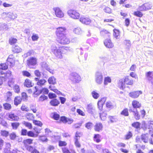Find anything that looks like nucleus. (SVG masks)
Instances as JSON below:
<instances>
[{"label": "nucleus", "mask_w": 153, "mask_h": 153, "mask_svg": "<svg viewBox=\"0 0 153 153\" xmlns=\"http://www.w3.org/2000/svg\"><path fill=\"white\" fill-rule=\"evenodd\" d=\"M125 84L131 85L133 84V81L129 76H127L124 79H120L118 82V87L120 89L123 90L125 88Z\"/></svg>", "instance_id": "nucleus-1"}, {"label": "nucleus", "mask_w": 153, "mask_h": 153, "mask_svg": "<svg viewBox=\"0 0 153 153\" xmlns=\"http://www.w3.org/2000/svg\"><path fill=\"white\" fill-rule=\"evenodd\" d=\"M62 47H57L56 46L53 45L51 47V50L52 53L57 58L59 59L62 58Z\"/></svg>", "instance_id": "nucleus-2"}, {"label": "nucleus", "mask_w": 153, "mask_h": 153, "mask_svg": "<svg viewBox=\"0 0 153 153\" xmlns=\"http://www.w3.org/2000/svg\"><path fill=\"white\" fill-rule=\"evenodd\" d=\"M69 79L72 81L78 83L81 80L80 76L76 73H71L69 76Z\"/></svg>", "instance_id": "nucleus-3"}, {"label": "nucleus", "mask_w": 153, "mask_h": 153, "mask_svg": "<svg viewBox=\"0 0 153 153\" xmlns=\"http://www.w3.org/2000/svg\"><path fill=\"white\" fill-rule=\"evenodd\" d=\"M57 40L59 43L63 45L68 44L70 42L69 39L65 35L57 37Z\"/></svg>", "instance_id": "nucleus-4"}, {"label": "nucleus", "mask_w": 153, "mask_h": 153, "mask_svg": "<svg viewBox=\"0 0 153 153\" xmlns=\"http://www.w3.org/2000/svg\"><path fill=\"white\" fill-rule=\"evenodd\" d=\"M37 59L36 58L31 57L28 58L27 61V64L30 68H32L33 66L35 65L37 63Z\"/></svg>", "instance_id": "nucleus-5"}, {"label": "nucleus", "mask_w": 153, "mask_h": 153, "mask_svg": "<svg viewBox=\"0 0 153 153\" xmlns=\"http://www.w3.org/2000/svg\"><path fill=\"white\" fill-rule=\"evenodd\" d=\"M103 76L101 72H97L95 75V81L98 84H101L103 81Z\"/></svg>", "instance_id": "nucleus-6"}, {"label": "nucleus", "mask_w": 153, "mask_h": 153, "mask_svg": "<svg viewBox=\"0 0 153 153\" xmlns=\"http://www.w3.org/2000/svg\"><path fill=\"white\" fill-rule=\"evenodd\" d=\"M68 15L71 18L77 19L79 17V14L76 10H70L68 12Z\"/></svg>", "instance_id": "nucleus-7"}, {"label": "nucleus", "mask_w": 153, "mask_h": 153, "mask_svg": "<svg viewBox=\"0 0 153 153\" xmlns=\"http://www.w3.org/2000/svg\"><path fill=\"white\" fill-rule=\"evenodd\" d=\"M65 30L66 29L65 27H60L57 28L56 31L57 37L65 35Z\"/></svg>", "instance_id": "nucleus-8"}, {"label": "nucleus", "mask_w": 153, "mask_h": 153, "mask_svg": "<svg viewBox=\"0 0 153 153\" xmlns=\"http://www.w3.org/2000/svg\"><path fill=\"white\" fill-rule=\"evenodd\" d=\"M53 10L55 12L56 16L59 18H62L64 17V14L61 9L58 7H54Z\"/></svg>", "instance_id": "nucleus-9"}, {"label": "nucleus", "mask_w": 153, "mask_h": 153, "mask_svg": "<svg viewBox=\"0 0 153 153\" xmlns=\"http://www.w3.org/2000/svg\"><path fill=\"white\" fill-rule=\"evenodd\" d=\"M152 6L149 3H146L139 7V10L141 11L148 10L151 8Z\"/></svg>", "instance_id": "nucleus-10"}, {"label": "nucleus", "mask_w": 153, "mask_h": 153, "mask_svg": "<svg viewBox=\"0 0 153 153\" xmlns=\"http://www.w3.org/2000/svg\"><path fill=\"white\" fill-rule=\"evenodd\" d=\"M2 73L0 76V78L2 81L3 80L5 81L6 79L9 76H10L11 74V72L10 71H7L6 74H5L3 71H2Z\"/></svg>", "instance_id": "nucleus-11"}, {"label": "nucleus", "mask_w": 153, "mask_h": 153, "mask_svg": "<svg viewBox=\"0 0 153 153\" xmlns=\"http://www.w3.org/2000/svg\"><path fill=\"white\" fill-rule=\"evenodd\" d=\"M87 110L88 113L93 114L95 110V107L91 104H88L87 106Z\"/></svg>", "instance_id": "nucleus-12"}, {"label": "nucleus", "mask_w": 153, "mask_h": 153, "mask_svg": "<svg viewBox=\"0 0 153 153\" xmlns=\"http://www.w3.org/2000/svg\"><path fill=\"white\" fill-rule=\"evenodd\" d=\"M146 76L153 86V72L149 71L147 72L146 74Z\"/></svg>", "instance_id": "nucleus-13"}, {"label": "nucleus", "mask_w": 153, "mask_h": 153, "mask_svg": "<svg viewBox=\"0 0 153 153\" xmlns=\"http://www.w3.org/2000/svg\"><path fill=\"white\" fill-rule=\"evenodd\" d=\"M142 94V92L141 91H134L130 92L129 96L132 98H136L138 97L140 94Z\"/></svg>", "instance_id": "nucleus-14"}, {"label": "nucleus", "mask_w": 153, "mask_h": 153, "mask_svg": "<svg viewBox=\"0 0 153 153\" xmlns=\"http://www.w3.org/2000/svg\"><path fill=\"white\" fill-rule=\"evenodd\" d=\"M79 21L82 23L86 25L89 24L91 22V20L89 18L84 17H81L79 19Z\"/></svg>", "instance_id": "nucleus-15"}, {"label": "nucleus", "mask_w": 153, "mask_h": 153, "mask_svg": "<svg viewBox=\"0 0 153 153\" xmlns=\"http://www.w3.org/2000/svg\"><path fill=\"white\" fill-rule=\"evenodd\" d=\"M9 120L11 121H18L19 119V117L14 113H10L8 115Z\"/></svg>", "instance_id": "nucleus-16"}, {"label": "nucleus", "mask_w": 153, "mask_h": 153, "mask_svg": "<svg viewBox=\"0 0 153 153\" xmlns=\"http://www.w3.org/2000/svg\"><path fill=\"white\" fill-rule=\"evenodd\" d=\"M105 45L107 48H111L114 46L113 43L109 39H106L104 41Z\"/></svg>", "instance_id": "nucleus-17"}, {"label": "nucleus", "mask_w": 153, "mask_h": 153, "mask_svg": "<svg viewBox=\"0 0 153 153\" xmlns=\"http://www.w3.org/2000/svg\"><path fill=\"white\" fill-rule=\"evenodd\" d=\"M129 111L133 112L134 117L136 120H138L140 119V117L138 113V112L137 111V109L131 108Z\"/></svg>", "instance_id": "nucleus-18"}, {"label": "nucleus", "mask_w": 153, "mask_h": 153, "mask_svg": "<svg viewBox=\"0 0 153 153\" xmlns=\"http://www.w3.org/2000/svg\"><path fill=\"white\" fill-rule=\"evenodd\" d=\"M103 128L102 124L100 123H97L94 126V129L95 131H100L102 130Z\"/></svg>", "instance_id": "nucleus-19"}, {"label": "nucleus", "mask_w": 153, "mask_h": 153, "mask_svg": "<svg viewBox=\"0 0 153 153\" xmlns=\"http://www.w3.org/2000/svg\"><path fill=\"white\" fill-rule=\"evenodd\" d=\"M132 105L133 108H131L137 109V108H139L141 106V104L140 103L137 101L134 100L132 102Z\"/></svg>", "instance_id": "nucleus-20"}, {"label": "nucleus", "mask_w": 153, "mask_h": 153, "mask_svg": "<svg viewBox=\"0 0 153 153\" xmlns=\"http://www.w3.org/2000/svg\"><path fill=\"white\" fill-rule=\"evenodd\" d=\"M149 138V135L147 133L146 134H142L141 136L142 140L145 143L148 142Z\"/></svg>", "instance_id": "nucleus-21"}, {"label": "nucleus", "mask_w": 153, "mask_h": 153, "mask_svg": "<svg viewBox=\"0 0 153 153\" xmlns=\"http://www.w3.org/2000/svg\"><path fill=\"white\" fill-rule=\"evenodd\" d=\"M48 81L49 83L50 84L55 85L56 83V79L53 76L50 77Z\"/></svg>", "instance_id": "nucleus-22"}, {"label": "nucleus", "mask_w": 153, "mask_h": 153, "mask_svg": "<svg viewBox=\"0 0 153 153\" xmlns=\"http://www.w3.org/2000/svg\"><path fill=\"white\" fill-rule=\"evenodd\" d=\"M100 33L102 36H108L109 37L110 36V33L107 30H103L100 32Z\"/></svg>", "instance_id": "nucleus-23"}, {"label": "nucleus", "mask_w": 153, "mask_h": 153, "mask_svg": "<svg viewBox=\"0 0 153 153\" xmlns=\"http://www.w3.org/2000/svg\"><path fill=\"white\" fill-rule=\"evenodd\" d=\"M74 33L77 35H81L83 33L82 29L79 27L75 28L73 30Z\"/></svg>", "instance_id": "nucleus-24"}, {"label": "nucleus", "mask_w": 153, "mask_h": 153, "mask_svg": "<svg viewBox=\"0 0 153 153\" xmlns=\"http://www.w3.org/2000/svg\"><path fill=\"white\" fill-rule=\"evenodd\" d=\"M22 99L20 96H17L14 99V104L16 105L19 104L21 102Z\"/></svg>", "instance_id": "nucleus-25"}, {"label": "nucleus", "mask_w": 153, "mask_h": 153, "mask_svg": "<svg viewBox=\"0 0 153 153\" xmlns=\"http://www.w3.org/2000/svg\"><path fill=\"white\" fill-rule=\"evenodd\" d=\"M59 102L56 99L52 100L50 102V104L53 106H57L59 104Z\"/></svg>", "instance_id": "nucleus-26"}, {"label": "nucleus", "mask_w": 153, "mask_h": 153, "mask_svg": "<svg viewBox=\"0 0 153 153\" xmlns=\"http://www.w3.org/2000/svg\"><path fill=\"white\" fill-rule=\"evenodd\" d=\"M100 117L102 120H105L106 118L107 114L105 111H103L100 113Z\"/></svg>", "instance_id": "nucleus-27"}, {"label": "nucleus", "mask_w": 153, "mask_h": 153, "mask_svg": "<svg viewBox=\"0 0 153 153\" xmlns=\"http://www.w3.org/2000/svg\"><path fill=\"white\" fill-rule=\"evenodd\" d=\"M101 136L99 134H95L94 137V140L98 143L101 141Z\"/></svg>", "instance_id": "nucleus-28"}, {"label": "nucleus", "mask_w": 153, "mask_h": 153, "mask_svg": "<svg viewBox=\"0 0 153 153\" xmlns=\"http://www.w3.org/2000/svg\"><path fill=\"white\" fill-rule=\"evenodd\" d=\"M33 140L30 139H27L23 141V143L24 146H29V144H31L32 143Z\"/></svg>", "instance_id": "nucleus-29"}, {"label": "nucleus", "mask_w": 153, "mask_h": 153, "mask_svg": "<svg viewBox=\"0 0 153 153\" xmlns=\"http://www.w3.org/2000/svg\"><path fill=\"white\" fill-rule=\"evenodd\" d=\"M25 85L27 87L29 88L32 87L33 85L31 81L29 79H27L25 81Z\"/></svg>", "instance_id": "nucleus-30"}, {"label": "nucleus", "mask_w": 153, "mask_h": 153, "mask_svg": "<svg viewBox=\"0 0 153 153\" xmlns=\"http://www.w3.org/2000/svg\"><path fill=\"white\" fill-rule=\"evenodd\" d=\"M7 16L10 19H14L16 18L17 15L16 14H13L12 13H9L7 14Z\"/></svg>", "instance_id": "nucleus-31"}, {"label": "nucleus", "mask_w": 153, "mask_h": 153, "mask_svg": "<svg viewBox=\"0 0 153 153\" xmlns=\"http://www.w3.org/2000/svg\"><path fill=\"white\" fill-rule=\"evenodd\" d=\"M4 108L6 110H9L11 108V105L8 103H5L3 104Z\"/></svg>", "instance_id": "nucleus-32"}, {"label": "nucleus", "mask_w": 153, "mask_h": 153, "mask_svg": "<svg viewBox=\"0 0 153 153\" xmlns=\"http://www.w3.org/2000/svg\"><path fill=\"white\" fill-rule=\"evenodd\" d=\"M47 81L45 80L44 79H42L39 80L38 81L37 83V85H38L42 86L44 85L45 83Z\"/></svg>", "instance_id": "nucleus-33"}, {"label": "nucleus", "mask_w": 153, "mask_h": 153, "mask_svg": "<svg viewBox=\"0 0 153 153\" xmlns=\"http://www.w3.org/2000/svg\"><path fill=\"white\" fill-rule=\"evenodd\" d=\"M7 64L9 65L10 64V66H13L15 63V60L14 59H7Z\"/></svg>", "instance_id": "nucleus-34"}, {"label": "nucleus", "mask_w": 153, "mask_h": 153, "mask_svg": "<svg viewBox=\"0 0 153 153\" xmlns=\"http://www.w3.org/2000/svg\"><path fill=\"white\" fill-rule=\"evenodd\" d=\"M20 123L18 122H14L11 123V126L14 129H16L19 126Z\"/></svg>", "instance_id": "nucleus-35"}, {"label": "nucleus", "mask_w": 153, "mask_h": 153, "mask_svg": "<svg viewBox=\"0 0 153 153\" xmlns=\"http://www.w3.org/2000/svg\"><path fill=\"white\" fill-rule=\"evenodd\" d=\"M22 124L25 126L26 127H28L30 129H31L32 128V124L30 123L24 121L22 122Z\"/></svg>", "instance_id": "nucleus-36"}, {"label": "nucleus", "mask_w": 153, "mask_h": 153, "mask_svg": "<svg viewBox=\"0 0 153 153\" xmlns=\"http://www.w3.org/2000/svg\"><path fill=\"white\" fill-rule=\"evenodd\" d=\"M91 94L93 97L95 99H97L100 96L99 93H97L95 91H93L91 92Z\"/></svg>", "instance_id": "nucleus-37"}, {"label": "nucleus", "mask_w": 153, "mask_h": 153, "mask_svg": "<svg viewBox=\"0 0 153 153\" xmlns=\"http://www.w3.org/2000/svg\"><path fill=\"white\" fill-rule=\"evenodd\" d=\"M48 99V97L45 95H42L39 98L38 101V102H42Z\"/></svg>", "instance_id": "nucleus-38"}, {"label": "nucleus", "mask_w": 153, "mask_h": 153, "mask_svg": "<svg viewBox=\"0 0 153 153\" xmlns=\"http://www.w3.org/2000/svg\"><path fill=\"white\" fill-rule=\"evenodd\" d=\"M132 126L136 129L139 128L140 126V124L138 122H136L133 123L131 125Z\"/></svg>", "instance_id": "nucleus-39"}, {"label": "nucleus", "mask_w": 153, "mask_h": 153, "mask_svg": "<svg viewBox=\"0 0 153 153\" xmlns=\"http://www.w3.org/2000/svg\"><path fill=\"white\" fill-rule=\"evenodd\" d=\"M111 82V79L109 77H105L104 79V84L105 85H106L108 83H110Z\"/></svg>", "instance_id": "nucleus-40"}, {"label": "nucleus", "mask_w": 153, "mask_h": 153, "mask_svg": "<svg viewBox=\"0 0 153 153\" xmlns=\"http://www.w3.org/2000/svg\"><path fill=\"white\" fill-rule=\"evenodd\" d=\"M52 114L54 120H57L59 118V115L56 113H53Z\"/></svg>", "instance_id": "nucleus-41"}, {"label": "nucleus", "mask_w": 153, "mask_h": 153, "mask_svg": "<svg viewBox=\"0 0 153 153\" xmlns=\"http://www.w3.org/2000/svg\"><path fill=\"white\" fill-rule=\"evenodd\" d=\"M134 15L140 17H142L143 16L142 13L139 11H135L134 13Z\"/></svg>", "instance_id": "nucleus-42"}, {"label": "nucleus", "mask_w": 153, "mask_h": 153, "mask_svg": "<svg viewBox=\"0 0 153 153\" xmlns=\"http://www.w3.org/2000/svg\"><path fill=\"white\" fill-rule=\"evenodd\" d=\"M106 106L107 108L111 109L114 108L113 105L111 102L108 101L106 103Z\"/></svg>", "instance_id": "nucleus-43"}, {"label": "nucleus", "mask_w": 153, "mask_h": 153, "mask_svg": "<svg viewBox=\"0 0 153 153\" xmlns=\"http://www.w3.org/2000/svg\"><path fill=\"white\" fill-rule=\"evenodd\" d=\"M17 41V39H16L11 37L9 40V43L11 45H13Z\"/></svg>", "instance_id": "nucleus-44"}, {"label": "nucleus", "mask_w": 153, "mask_h": 153, "mask_svg": "<svg viewBox=\"0 0 153 153\" xmlns=\"http://www.w3.org/2000/svg\"><path fill=\"white\" fill-rule=\"evenodd\" d=\"M35 89L36 91L34 92L33 95L34 97H36L40 94H38L39 93V91H41V90H38L36 87H35Z\"/></svg>", "instance_id": "nucleus-45"}, {"label": "nucleus", "mask_w": 153, "mask_h": 153, "mask_svg": "<svg viewBox=\"0 0 153 153\" xmlns=\"http://www.w3.org/2000/svg\"><path fill=\"white\" fill-rule=\"evenodd\" d=\"M93 123L91 122H88L85 124V127L88 129H91L93 126Z\"/></svg>", "instance_id": "nucleus-46"}, {"label": "nucleus", "mask_w": 153, "mask_h": 153, "mask_svg": "<svg viewBox=\"0 0 153 153\" xmlns=\"http://www.w3.org/2000/svg\"><path fill=\"white\" fill-rule=\"evenodd\" d=\"M48 93V90L45 88H44L41 90V91H39V93L38 94H40L41 93H42L45 94H47Z\"/></svg>", "instance_id": "nucleus-47"}, {"label": "nucleus", "mask_w": 153, "mask_h": 153, "mask_svg": "<svg viewBox=\"0 0 153 153\" xmlns=\"http://www.w3.org/2000/svg\"><path fill=\"white\" fill-rule=\"evenodd\" d=\"M27 118L29 120H32L34 118L33 115L32 114L28 113L26 116Z\"/></svg>", "instance_id": "nucleus-48"}, {"label": "nucleus", "mask_w": 153, "mask_h": 153, "mask_svg": "<svg viewBox=\"0 0 153 153\" xmlns=\"http://www.w3.org/2000/svg\"><path fill=\"white\" fill-rule=\"evenodd\" d=\"M120 33L118 29H115V38L117 39H119L120 38Z\"/></svg>", "instance_id": "nucleus-49"}, {"label": "nucleus", "mask_w": 153, "mask_h": 153, "mask_svg": "<svg viewBox=\"0 0 153 153\" xmlns=\"http://www.w3.org/2000/svg\"><path fill=\"white\" fill-rule=\"evenodd\" d=\"M124 43L127 46V48H129L131 46V42L129 40H125L124 41Z\"/></svg>", "instance_id": "nucleus-50"}, {"label": "nucleus", "mask_w": 153, "mask_h": 153, "mask_svg": "<svg viewBox=\"0 0 153 153\" xmlns=\"http://www.w3.org/2000/svg\"><path fill=\"white\" fill-rule=\"evenodd\" d=\"M13 89L14 91L17 93H18L20 91V88L19 85H16L13 87Z\"/></svg>", "instance_id": "nucleus-51"}, {"label": "nucleus", "mask_w": 153, "mask_h": 153, "mask_svg": "<svg viewBox=\"0 0 153 153\" xmlns=\"http://www.w3.org/2000/svg\"><path fill=\"white\" fill-rule=\"evenodd\" d=\"M78 140L76 138H75L74 139V144L76 147L79 148L81 146V145L79 143Z\"/></svg>", "instance_id": "nucleus-52"}, {"label": "nucleus", "mask_w": 153, "mask_h": 153, "mask_svg": "<svg viewBox=\"0 0 153 153\" xmlns=\"http://www.w3.org/2000/svg\"><path fill=\"white\" fill-rule=\"evenodd\" d=\"M21 49L18 46H16L14 48L13 51L15 53H19L21 51Z\"/></svg>", "instance_id": "nucleus-53"}, {"label": "nucleus", "mask_w": 153, "mask_h": 153, "mask_svg": "<svg viewBox=\"0 0 153 153\" xmlns=\"http://www.w3.org/2000/svg\"><path fill=\"white\" fill-rule=\"evenodd\" d=\"M121 114L125 116H128V110L127 109H124L121 112Z\"/></svg>", "instance_id": "nucleus-54"}, {"label": "nucleus", "mask_w": 153, "mask_h": 153, "mask_svg": "<svg viewBox=\"0 0 153 153\" xmlns=\"http://www.w3.org/2000/svg\"><path fill=\"white\" fill-rule=\"evenodd\" d=\"M41 67L46 69L48 67V64L45 62H43L41 64Z\"/></svg>", "instance_id": "nucleus-55"}, {"label": "nucleus", "mask_w": 153, "mask_h": 153, "mask_svg": "<svg viewBox=\"0 0 153 153\" xmlns=\"http://www.w3.org/2000/svg\"><path fill=\"white\" fill-rule=\"evenodd\" d=\"M82 135V133L79 131L76 132L75 134V136L74 137L75 138H76L78 140H79V138Z\"/></svg>", "instance_id": "nucleus-56"}, {"label": "nucleus", "mask_w": 153, "mask_h": 153, "mask_svg": "<svg viewBox=\"0 0 153 153\" xmlns=\"http://www.w3.org/2000/svg\"><path fill=\"white\" fill-rule=\"evenodd\" d=\"M108 118L109 120L108 123H113L114 122L115 118L114 116H109Z\"/></svg>", "instance_id": "nucleus-57"}, {"label": "nucleus", "mask_w": 153, "mask_h": 153, "mask_svg": "<svg viewBox=\"0 0 153 153\" xmlns=\"http://www.w3.org/2000/svg\"><path fill=\"white\" fill-rule=\"evenodd\" d=\"M33 123L35 125L38 126H41L42 125V122L39 121H37L36 120H34L33 121Z\"/></svg>", "instance_id": "nucleus-58"}, {"label": "nucleus", "mask_w": 153, "mask_h": 153, "mask_svg": "<svg viewBox=\"0 0 153 153\" xmlns=\"http://www.w3.org/2000/svg\"><path fill=\"white\" fill-rule=\"evenodd\" d=\"M149 127L148 129H151L153 130V121H150L148 123Z\"/></svg>", "instance_id": "nucleus-59"}, {"label": "nucleus", "mask_w": 153, "mask_h": 153, "mask_svg": "<svg viewBox=\"0 0 153 153\" xmlns=\"http://www.w3.org/2000/svg\"><path fill=\"white\" fill-rule=\"evenodd\" d=\"M31 38L33 41H35L38 40L39 38V37L38 35L36 34H33Z\"/></svg>", "instance_id": "nucleus-60"}, {"label": "nucleus", "mask_w": 153, "mask_h": 153, "mask_svg": "<svg viewBox=\"0 0 153 153\" xmlns=\"http://www.w3.org/2000/svg\"><path fill=\"white\" fill-rule=\"evenodd\" d=\"M39 139L42 142H47L48 141V139L45 136H40Z\"/></svg>", "instance_id": "nucleus-61"}, {"label": "nucleus", "mask_w": 153, "mask_h": 153, "mask_svg": "<svg viewBox=\"0 0 153 153\" xmlns=\"http://www.w3.org/2000/svg\"><path fill=\"white\" fill-rule=\"evenodd\" d=\"M104 11L106 13H110L111 12V9L108 7H105L103 9Z\"/></svg>", "instance_id": "nucleus-62"}, {"label": "nucleus", "mask_w": 153, "mask_h": 153, "mask_svg": "<svg viewBox=\"0 0 153 153\" xmlns=\"http://www.w3.org/2000/svg\"><path fill=\"white\" fill-rule=\"evenodd\" d=\"M132 135L131 132V131H129L126 135V139L128 140L131 137H132Z\"/></svg>", "instance_id": "nucleus-63"}, {"label": "nucleus", "mask_w": 153, "mask_h": 153, "mask_svg": "<svg viewBox=\"0 0 153 153\" xmlns=\"http://www.w3.org/2000/svg\"><path fill=\"white\" fill-rule=\"evenodd\" d=\"M106 100V98L105 97H103L102 98L101 100H99L98 102H99V103H100L103 105Z\"/></svg>", "instance_id": "nucleus-64"}]
</instances>
